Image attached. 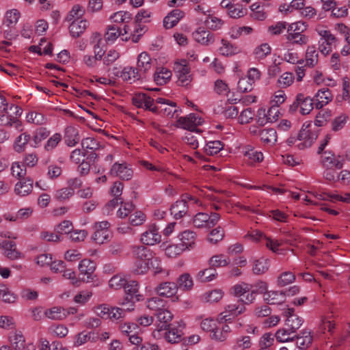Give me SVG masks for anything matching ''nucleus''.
<instances>
[{
  "label": "nucleus",
  "instance_id": "f257e3e1",
  "mask_svg": "<svg viewBox=\"0 0 350 350\" xmlns=\"http://www.w3.org/2000/svg\"><path fill=\"white\" fill-rule=\"evenodd\" d=\"M133 252L135 261L132 267V271L137 275H145L149 269L154 271V274L163 272L161 266V260L152 250L140 245L133 247Z\"/></svg>",
  "mask_w": 350,
  "mask_h": 350
},
{
  "label": "nucleus",
  "instance_id": "f03ea898",
  "mask_svg": "<svg viewBox=\"0 0 350 350\" xmlns=\"http://www.w3.org/2000/svg\"><path fill=\"white\" fill-rule=\"evenodd\" d=\"M110 227V223L106 220L95 222L92 226L94 232L91 240L100 245L109 242L112 237Z\"/></svg>",
  "mask_w": 350,
  "mask_h": 350
},
{
  "label": "nucleus",
  "instance_id": "7ed1b4c3",
  "mask_svg": "<svg viewBox=\"0 0 350 350\" xmlns=\"http://www.w3.org/2000/svg\"><path fill=\"white\" fill-rule=\"evenodd\" d=\"M232 294L239 297L245 304H251L256 299V290H252V285L245 282H241L234 285L232 288Z\"/></svg>",
  "mask_w": 350,
  "mask_h": 350
},
{
  "label": "nucleus",
  "instance_id": "20e7f679",
  "mask_svg": "<svg viewBox=\"0 0 350 350\" xmlns=\"http://www.w3.org/2000/svg\"><path fill=\"white\" fill-rule=\"evenodd\" d=\"M187 203H189V204H196L198 206H202V203L199 199L193 196L187 195L184 196L183 199H182L181 200L176 201L171 206L170 212L175 219H180L186 215L189 206Z\"/></svg>",
  "mask_w": 350,
  "mask_h": 350
},
{
  "label": "nucleus",
  "instance_id": "39448f33",
  "mask_svg": "<svg viewBox=\"0 0 350 350\" xmlns=\"http://www.w3.org/2000/svg\"><path fill=\"white\" fill-rule=\"evenodd\" d=\"M316 31L320 36L319 40V50L321 54L327 55L336 46L337 40L336 37L328 30L317 27Z\"/></svg>",
  "mask_w": 350,
  "mask_h": 350
},
{
  "label": "nucleus",
  "instance_id": "423d86ee",
  "mask_svg": "<svg viewBox=\"0 0 350 350\" xmlns=\"http://www.w3.org/2000/svg\"><path fill=\"white\" fill-rule=\"evenodd\" d=\"M174 71L177 77L178 85L187 86L191 81L190 68L186 59H180L174 62Z\"/></svg>",
  "mask_w": 350,
  "mask_h": 350
},
{
  "label": "nucleus",
  "instance_id": "0eeeda50",
  "mask_svg": "<svg viewBox=\"0 0 350 350\" xmlns=\"http://www.w3.org/2000/svg\"><path fill=\"white\" fill-rule=\"evenodd\" d=\"M246 237L255 242H258L263 238L266 240L265 245L273 253L279 255H284L286 254L285 250L280 248V246L282 243V241L267 237L260 231L254 230L251 233L247 234Z\"/></svg>",
  "mask_w": 350,
  "mask_h": 350
},
{
  "label": "nucleus",
  "instance_id": "6e6552de",
  "mask_svg": "<svg viewBox=\"0 0 350 350\" xmlns=\"http://www.w3.org/2000/svg\"><path fill=\"white\" fill-rule=\"evenodd\" d=\"M154 107H157L156 113L170 118H173L180 112V109L176 103L165 98H156Z\"/></svg>",
  "mask_w": 350,
  "mask_h": 350
},
{
  "label": "nucleus",
  "instance_id": "1a4fd4ad",
  "mask_svg": "<svg viewBox=\"0 0 350 350\" xmlns=\"http://www.w3.org/2000/svg\"><path fill=\"white\" fill-rule=\"evenodd\" d=\"M310 126L311 122H304L297 135V146L300 150L310 147L317 138L316 134L312 133L309 129Z\"/></svg>",
  "mask_w": 350,
  "mask_h": 350
},
{
  "label": "nucleus",
  "instance_id": "9d476101",
  "mask_svg": "<svg viewBox=\"0 0 350 350\" xmlns=\"http://www.w3.org/2000/svg\"><path fill=\"white\" fill-rule=\"evenodd\" d=\"M178 286L172 282H163L155 288V292L161 297H165L172 299L173 302L180 300L178 295Z\"/></svg>",
  "mask_w": 350,
  "mask_h": 350
},
{
  "label": "nucleus",
  "instance_id": "9b49d317",
  "mask_svg": "<svg viewBox=\"0 0 350 350\" xmlns=\"http://www.w3.org/2000/svg\"><path fill=\"white\" fill-rule=\"evenodd\" d=\"M204 122L201 116L197 113H190L188 116L179 118L177 120V126L191 131L200 132V130L196 129V128L202 125Z\"/></svg>",
  "mask_w": 350,
  "mask_h": 350
},
{
  "label": "nucleus",
  "instance_id": "f8f14e48",
  "mask_svg": "<svg viewBox=\"0 0 350 350\" xmlns=\"http://www.w3.org/2000/svg\"><path fill=\"white\" fill-rule=\"evenodd\" d=\"M245 311V307L243 304L239 303L230 304L226 306L224 311L218 315L217 321L219 323L231 321Z\"/></svg>",
  "mask_w": 350,
  "mask_h": 350
},
{
  "label": "nucleus",
  "instance_id": "ddd939ff",
  "mask_svg": "<svg viewBox=\"0 0 350 350\" xmlns=\"http://www.w3.org/2000/svg\"><path fill=\"white\" fill-rule=\"evenodd\" d=\"M220 216L217 213L211 215L200 212L197 213L193 219V224L196 228L212 227L219 221Z\"/></svg>",
  "mask_w": 350,
  "mask_h": 350
},
{
  "label": "nucleus",
  "instance_id": "4468645a",
  "mask_svg": "<svg viewBox=\"0 0 350 350\" xmlns=\"http://www.w3.org/2000/svg\"><path fill=\"white\" fill-rule=\"evenodd\" d=\"M95 269L96 265L94 261L86 258L81 260L78 265L79 275L81 276V281L86 283L92 282Z\"/></svg>",
  "mask_w": 350,
  "mask_h": 350
},
{
  "label": "nucleus",
  "instance_id": "2eb2a0df",
  "mask_svg": "<svg viewBox=\"0 0 350 350\" xmlns=\"http://www.w3.org/2000/svg\"><path fill=\"white\" fill-rule=\"evenodd\" d=\"M140 241L146 245H154L161 241L159 228L155 225H150L142 235Z\"/></svg>",
  "mask_w": 350,
  "mask_h": 350
},
{
  "label": "nucleus",
  "instance_id": "dca6fc26",
  "mask_svg": "<svg viewBox=\"0 0 350 350\" xmlns=\"http://www.w3.org/2000/svg\"><path fill=\"white\" fill-rule=\"evenodd\" d=\"M109 173L112 176L126 180L131 179L133 175V171L131 165L124 161L121 163L116 162L111 166Z\"/></svg>",
  "mask_w": 350,
  "mask_h": 350
},
{
  "label": "nucleus",
  "instance_id": "f3484780",
  "mask_svg": "<svg viewBox=\"0 0 350 350\" xmlns=\"http://www.w3.org/2000/svg\"><path fill=\"white\" fill-rule=\"evenodd\" d=\"M156 317L160 323L157 325V328L152 332V336L155 339H159L161 337L160 332L166 329L167 324L173 318V314L169 310L162 308L157 312Z\"/></svg>",
  "mask_w": 350,
  "mask_h": 350
},
{
  "label": "nucleus",
  "instance_id": "a211bd4d",
  "mask_svg": "<svg viewBox=\"0 0 350 350\" xmlns=\"http://www.w3.org/2000/svg\"><path fill=\"white\" fill-rule=\"evenodd\" d=\"M120 329L126 336L133 345L142 343V338L137 334L140 329L139 325L135 323H125L120 326Z\"/></svg>",
  "mask_w": 350,
  "mask_h": 350
},
{
  "label": "nucleus",
  "instance_id": "6ab92c4d",
  "mask_svg": "<svg viewBox=\"0 0 350 350\" xmlns=\"http://www.w3.org/2000/svg\"><path fill=\"white\" fill-rule=\"evenodd\" d=\"M313 100L310 96H305L303 94H298L295 101L291 107V109L299 108V112L302 115L309 114L313 109Z\"/></svg>",
  "mask_w": 350,
  "mask_h": 350
},
{
  "label": "nucleus",
  "instance_id": "aec40b11",
  "mask_svg": "<svg viewBox=\"0 0 350 350\" xmlns=\"http://www.w3.org/2000/svg\"><path fill=\"white\" fill-rule=\"evenodd\" d=\"M133 103L137 107L145 108L152 112L157 111V107H154V100L144 93H137L133 98Z\"/></svg>",
  "mask_w": 350,
  "mask_h": 350
},
{
  "label": "nucleus",
  "instance_id": "412c9836",
  "mask_svg": "<svg viewBox=\"0 0 350 350\" xmlns=\"http://www.w3.org/2000/svg\"><path fill=\"white\" fill-rule=\"evenodd\" d=\"M178 239L184 250H190L195 246L196 234L192 230H186L178 234Z\"/></svg>",
  "mask_w": 350,
  "mask_h": 350
},
{
  "label": "nucleus",
  "instance_id": "4be33fe9",
  "mask_svg": "<svg viewBox=\"0 0 350 350\" xmlns=\"http://www.w3.org/2000/svg\"><path fill=\"white\" fill-rule=\"evenodd\" d=\"M284 315L286 317L285 325L287 327L295 332L303 324L304 320L301 317L295 314L293 308H287L284 311Z\"/></svg>",
  "mask_w": 350,
  "mask_h": 350
},
{
  "label": "nucleus",
  "instance_id": "5701e85b",
  "mask_svg": "<svg viewBox=\"0 0 350 350\" xmlns=\"http://www.w3.org/2000/svg\"><path fill=\"white\" fill-rule=\"evenodd\" d=\"M322 164L324 168H336L340 170L343 163L340 157L330 152H325L322 156Z\"/></svg>",
  "mask_w": 350,
  "mask_h": 350
},
{
  "label": "nucleus",
  "instance_id": "b1692460",
  "mask_svg": "<svg viewBox=\"0 0 350 350\" xmlns=\"http://www.w3.org/2000/svg\"><path fill=\"white\" fill-rule=\"evenodd\" d=\"M116 75L130 83L135 82L140 78L137 68L132 66L124 67L120 71L117 72Z\"/></svg>",
  "mask_w": 350,
  "mask_h": 350
},
{
  "label": "nucleus",
  "instance_id": "393cba45",
  "mask_svg": "<svg viewBox=\"0 0 350 350\" xmlns=\"http://www.w3.org/2000/svg\"><path fill=\"white\" fill-rule=\"evenodd\" d=\"M8 340L12 347L15 350H25L27 345L25 338L20 331H14L10 332L8 336Z\"/></svg>",
  "mask_w": 350,
  "mask_h": 350
},
{
  "label": "nucleus",
  "instance_id": "a878e982",
  "mask_svg": "<svg viewBox=\"0 0 350 350\" xmlns=\"http://www.w3.org/2000/svg\"><path fill=\"white\" fill-rule=\"evenodd\" d=\"M1 247L3 249L4 255L10 260H18L23 257V254L16 249L14 241H2Z\"/></svg>",
  "mask_w": 350,
  "mask_h": 350
},
{
  "label": "nucleus",
  "instance_id": "bb28decb",
  "mask_svg": "<svg viewBox=\"0 0 350 350\" xmlns=\"http://www.w3.org/2000/svg\"><path fill=\"white\" fill-rule=\"evenodd\" d=\"M185 16L183 11L174 9L163 18V26L165 29H171L174 27Z\"/></svg>",
  "mask_w": 350,
  "mask_h": 350
},
{
  "label": "nucleus",
  "instance_id": "cd10ccee",
  "mask_svg": "<svg viewBox=\"0 0 350 350\" xmlns=\"http://www.w3.org/2000/svg\"><path fill=\"white\" fill-rule=\"evenodd\" d=\"M97 337L93 332L82 331L76 334L73 339V347H79L88 342H95Z\"/></svg>",
  "mask_w": 350,
  "mask_h": 350
},
{
  "label": "nucleus",
  "instance_id": "c85d7f7f",
  "mask_svg": "<svg viewBox=\"0 0 350 350\" xmlns=\"http://www.w3.org/2000/svg\"><path fill=\"white\" fill-rule=\"evenodd\" d=\"M193 37L197 42L202 45H208L214 40L213 35L204 27L198 28L193 33Z\"/></svg>",
  "mask_w": 350,
  "mask_h": 350
},
{
  "label": "nucleus",
  "instance_id": "c756f323",
  "mask_svg": "<svg viewBox=\"0 0 350 350\" xmlns=\"http://www.w3.org/2000/svg\"><path fill=\"white\" fill-rule=\"evenodd\" d=\"M126 294L130 296L131 299L139 301L143 299V297L139 293V284L135 280L126 281V284L124 286Z\"/></svg>",
  "mask_w": 350,
  "mask_h": 350
},
{
  "label": "nucleus",
  "instance_id": "7c9ffc66",
  "mask_svg": "<svg viewBox=\"0 0 350 350\" xmlns=\"http://www.w3.org/2000/svg\"><path fill=\"white\" fill-rule=\"evenodd\" d=\"M89 25V22L85 18L71 21L69 26V31L72 37H79L81 35Z\"/></svg>",
  "mask_w": 350,
  "mask_h": 350
},
{
  "label": "nucleus",
  "instance_id": "2f4dec72",
  "mask_svg": "<svg viewBox=\"0 0 350 350\" xmlns=\"http://www.w3.org/2000/svg\"><path fill=\"white\" fill-rule=\"evenodd\" d=\"M317 109H321L327 105L333 98V96L328 88L319 90L315 94Z\"/></svg>",
  "mask_w": 350,
  "mask_h": 350
},
{
  "label": "nucleus",
  "instance_id": "473e14b6",
  "mask_svg": "<svg viewBox=\"0 0 350 350\" xmlns=\"http://www.w3.org/2000/svg\"><path fill=\"white\" fill-rule=\"evenodd\" d=\"M308 193L319 200L329 201L335 202L336 199L334 196L336 193H329L324 191L321 188L312 187L308 191Z\"/></svg>",
  "mask_w": 350,
  "mask_h": 350
},
{
  "label": "nucleus",
  "instance_id": "72a5a7b5",
  "mask_svg": "<svg viewBox=\"0 0 350 350\" xmlns=\"http://www.w3.org/2000/svg\"><path fill=\"white\" fill-rule=\"evenodd\" d=\"M219 52L224 56H232L241 52V49L235 44L230 43L228 40L222 39Z\"/></svg>",
  "mask_w": 350,
  "mask_h": 350
},
{
  "label": "nucleus",
  "instance_id": "f704fd0d",
  "mask_svg": "<svg viewBox=\"0 0 350 350\" xmlns=\"http://www.w3.org/2000/svg\"><path fill=\"white\" fill-rule=\"evenodd\" d=\"M64 140L67 146H75L80 140L78 129L73 126H68L65 129Z\"/></svg>",
  "mask_w": 350,
  "mask_h": 350
},
{
  "label": "nucleus",
  "instance_id": "c9c22d12",
  "mask_svg": "<svg viewBox=\"0 0 350 350\" xmlns=\"http://www.w3.org/2000/svg\"><path fill=\"white\" fill-rule=\"evenodd\" d=\"M176 284L178 289L187 292L192 290L194 283L191 275L188 273H184L178 278Z\"/></svg>",
  "mask_w": 350,
  "mask_h": 350
},
{
  "label": "nucleus",
  "instance_id": "e433bc0d",
  "mask_svg": "<svg viewBox=\"0 0 350 350\" xmlns=\"http://www.w3.org/2000/svg\"><path fill=\"white\" fill-rule=\"evenodd\" d=\"M44 315L51 320H63L66 318L68 313L66 310L59 306H53L44 311Z\"/></svg>",
  "mask_w": 350,
  "mask_h": 350
},
{
  "label": "nucleus",
  "instance_id": "4c0bfd02",
  "mask_svg": "<svg viewBox=\"0 0 350 350\" xmlns=\"http://www.w3.org/2000/svg\"><path fill=\"white\" fill-rule=\"evenodd\" d=\"M33 189V181L30 179L18 182L14 187V192L16 195L25 196L29 194Z\"/></svg>",
  "mask_w": 350,
  "mask_h": 350
},
{
  "label": "nucleus",
  "instance_id": "58836bf2",
  "mask_svg": "<svg viewBox=\"0 0 350 350\" xmlns=\"http://www.w3.org/2000/svg\"><path fill=\"white\" fill-rule=\"evenodd\" d=\"M285 293L278 291H269L263 295L264 300L269 304H276L284 300Z\"/></svg>",
  "mask_w": 350,
  "mask_h": 350
},
{
  "label": "nucleus",
  "instance_id": "ea45409f",
  "mask_svg": "<svg viewBox=\"0 0 350 350\" xmlns=\"http://www.w3.org/2000/svg\"><path fill=\"white\" fill-rule=\"evenodd\" d=\"M312 332L310 330L304 329L297 337L296 344L299 349H305L312 344Z\"/></svg>",
  "mask_w": 350,
  "mask_h": 350
},
{
  "label": "nucleus",
  "instance_id": "a19ab883",
  "mask_svg": "<svg viewBox=\"0 0 350 350\" xmlns=\"http://www.w3.org/2000/svg\"><path fill=\"white\" fill-rule=\"evenodd\" d=\"M172 72L166 68H159L154 73V79L157 84L164 85L167 83L172 77Z\"/></svg>",
  "mask_w": 350,
  "mask_h": 350
},
{
  "label": "nucleus",
  "instance_id": "79ce46f5",
  "mask_svg": "<svg viewBox=\"0 0 350 350\" xmlns=\"http://www.w3.org/2000/svg\"><path fill=\"white\" fill-rule=\"evenodd\" d=\"M269 268V260L262 257L256 259L253 262L252 271L254 274H263L268 271Z\"/></svg>",
  "mask_w": 350,
  "mask_h": 350
},
{
  "label": "nucleus",
  "instance_id": "37998d69",
  "mask_svg": "<svg viewBox=\"0 0 350 350\" xmlns=\"http://www.w3.org/2000/svg\"><path fill=\"white\" fill-rule=\"evenodd\" d=\"M224 293L220 289H214L204 293L200 295V299L203 302L214 303L219 301L223 297Z\"/></svg>",
  "mask_w": 350,
  "mask_h": 350
},
{
  "label": "nucleus",
  "instance_id": "c03bdc74",
  "mask_svg": "<svg viewBox=\"0 0 350 350\" xmlns=\"http://www.w3.org/2000/svg\"><path fill=\"white\" fill-rule=\"evenodd\" d=\"M259 136L262 142L268 145H273L277 141V133L273 129L261 130Z\"/></svg>",
  "mask_w": 350,
  "mask_h": 350
},
{
  "label": "nucleus",
  "instance_id": "a18cd8bd",
  "mask_svg": "<svg viewBox=\"0 0 350 350\" xmlns=\"http://www.w3.org/2000/svg\"><path fill=\"white\" fill-rule=\"evenodd\" d=\"M49 135V131L43 127L38 128L33 133L32 140L30 142L31 147L37 148L40 143Z\"/></svg>",
  "mask_w": 350,
  "mask_h": 350
},
{
  "label": "nucleus",
  "instance_id": "49530a36",
  "mask_svg": "<svg viewBox=\"0 0 350 350\" xmlns=\"http://www.w3.org/2000/svg\"><path fill=\"white\" fill-rule=\"evenodd\" d=\"M319 53L314 46L307 47L305 55L306 64L310 67H314L318 63Z\"/></svg>",
  "mask_w": 350,
  "mask_h": 350
},
{
  "label": "nucleus",
  "instance_id": "de8ad7c7",
  "mask_svg": "<svg viewBox=\"0 0 350 350\" xmlns=\"http://www.w3.org/2000/svg\"><path fill=\"white\" fill-rule=\"evenodd\" d=\"M0 297L7 304H12L16 301L17 296L10 288L4 284H0Z\"/></svg>",
  "mask_w": 350,
  "mask_h": 350
},
{
  "label": "nucleus",
  "instance_id": "09e8293b",
  "mask_svg": "<svg viewBox=\"0 0 350 350\" xmlns=\"http://www.w3.org/2000/svg\"><path fill=\"white\" fill-rule=\"evenodd\" d=\"M20 17L21 13L18 10H9L5 14L3 23L8 27H14L18 23Z\"/></svg>",
  "mask_w": 350,
  "mask_h": 350
},
{
  "label": "nucleus",
  "instance_id": "8fccbe9b",
  "mask_svg": "<svg viewBox=\"0 0 350 350\" xmlns=\"http://www.w3.org/2000/svg\"><path fill=\"white\" fill-rule=\"evenodd\" d=\"M230 262V258L224 254H216L208 260V264L212 268H218L227 266Z\"/></svg>",
  "mask_w": 350,
  "mask_h": 350
},
{
  "label": "nucleus",
  "instance_id": "3c124183",
  "mask_svg": "<svg viewBox=\"0 0 350 350\" xmlns=\"http://www.w3.org/2000/svg\"><path fill=\"white\" fill-rule=\"evenodd\" d=\"M137 66L143 72H146L151 68V58L146 52H142L138 55Z\"/></svg>",
  "mask_w": 350,
  "mask_h": 350
},
{
  "label": "nucleus",
  "instance_id": "603ef678",
  "mask_svg": "<svg viewBox=\"0 0 350 350\" xmlns=\"http://www.w3.org/2000/svg\"><path fill=\"white\" fill-rule=\"evenodd\" d=\"M30 135L27 133H23L19 135L14 143V148L18 152L25 150L27 144L30 142Z\"/></svg>",
  "mask_w": 350,
  "mask_h": 350
},
{
  "label": "nucleus",
  "instance_id": "864d4df0",
  "mask_svg": "<svg viewBox=\"0 0 350 350\" xmlns=\"http://www.w3.org/2000/svg\"><path fill=\"white\" fill-rule=\"evenodd\" d=\"M271 52V47L268 43H262L254 50L255 59L260 60L265 59Z\"/></svg>",
  "mask_w": 350,
  "mask_h": 350
},
{
  "label": "nucleus",
  "instance_id": "5fc2aeb1",
  "mask_svg": "<svg viewBox=\"0 0 350 350\" xmlns=\"http://www.w3.org/2000/svg\"><path fill=\"white\" fill-rule=\"evenodd\" d=\"M161 248L165 251V255L170 258H174L185 251L180 245V244H172L166 245V244L163 243L161 245Z\"/></svg>",
  "mask_w": 350,
  "mask_h": 350
},
{
  "label": "nucleus",
  "instance_id": "6e6d98bb",
  "mask_svg": "<svg viewBox=\"0 0 350 350\" xmlns=\"http://www.w3.org/2000/svg\"><path fill=\"white\" fill-rule=\"evenodd\" d=\"M85 12V10L83 7L79 4H76L68 12L66 19L68 21L83 19L82 16L84 15Z\"/></svg>",
  "mask_w": 350,
  "mask_h": 350
},
{
  "label": "nucleus",
  "instance_id": "4d7b16f0",
  "mask_svg": "<svg viewBox=\"0 0 350 350\" xmlns=\"http://www.w3.org/2000/svg\"><path fill=\"white\" fill-rule=\"evenodd\" d=\"M217 275V273L215 270L212 269H205L200 271L196 274V278L202 282H207L215 280Z\"/></svg>",
  "mask_w": 350,
  "mask_h": 350
},
{
  "label": "nucleus",
  "instance_id": "13d9d810",
  "mask_svg": "<svg viewBox=\"0 0 350 350\" xmlns=\"http://www.w3.org/2000/svg\"><path fill=\"white\" fill-rule=\"evenodd\" d=\"M182 332L176 327L167 329L165 334V340L170 343H177L182 340Z\"/></svg>",
  "mask_w": 350,
  "mask_h": 350
},
{
  "label": "nucleus",
  "instance_id": "bf43d9fd",
  "mask_svg": "<svg viewBox=\"0 0 350 350\" xmlns=\"http://www.w3.org/2000/svg\"><path fill=\"white\" fill-rule=\"evenodd\" d=\"M120 35H124L122 30L114 26L109 27L107 28V31L105 33V40L108 44H112L119 36H120Z\"/></svg>",
  "mask_w": 350,
  "mask_h": 350
},
{
  "label": "nucleus",
  "instance_id": "052dcab7",
  "mask_svg": "<svg viewBox=\"0 0 350 350\" xmlns=\"http://www.w3.org/2000/svg\"><path fill=\"white\" fill-rule=\"evenodd\" d=\"M223 148V144L220 141L216 140L207 142L204 149L207 154L214 155L220 152Z\"/></svg>",
  "mask_w": 350,
  "mask_h": 350
},
{
  "label": "nucleus",
  "instance_id": "680f3d73",
  "mask_svg": "<svg viewBox=\"0 0 350 350\" xmlns=\"http://www.w3.org/2000/svg\"><path fill=\"white\" fill-rule=\"evenodd\" d=\"M126 279L122 274H117L113 275L109 281V286L111 288L118 290L126 284Z\"/></svg>",
  "mask_w": 350,
  "mask_h": 350
},
{
  "label": "nucleus",
  "instance_id": "e2e57ef3",
  "mask_svg": "<svg viewBox=\"0 0 350 350\" xmlns=\"http://www.w3.org/2000/svg\"><path fill=\"white\" fill-rule=\"evenodd\" d=\"M294 333L295 332L288 327L280 329L275 333V338L280 342H288L293 340Z\"/></svg>",
  "mask_w": 350,
  "mask_h": 350
},
{
  "label": "nucleus",
  "instance_id": "0e129e2a",
  "mask_svg": "<svg viewBox=\"0 0 350 350\" xmlns=\"http://www.w3.org/2000/svg\"><path fill=\"white\" fill-rule=\"evenodd\" d=\"M308 28V24L303 21H297L288 26L287 31L289 33H294L295 37L299 36L298 33H303Z\"/></svg>",
  "mask_w": 350,
  "mask_h": 350
},
{
  "label": "nucleus",
  "instance_id": "69168bd1",
  "mask_svg": "<svg viewBox=\"0 0 350 350\" xmlns=\"http://www.w3.org/2000/svg\"><path fill=\"white\" fill-rule=\"evenodd\" d=\"M110 19L113 23H127L132 19V15L126 11H118L111 15Z\"/></svg>",
  "mask_w": 350,
  "mask_h": 350
},
{
  "label": "nucleus",
  "instance_id": "338daca9",
  "mask_svg": "<svg viewBox=\"0 0 350 350\" xmlns=\"http://www.w3.org/2000/svg\"><path fill=\"white\" fill-rule=\"evenodd\" d=\"M295 80L294 75L290 72H285L282 74L278 79V84L282 88L291 86Z\"/></svg>",
  "mask_w": 350,
  "mask_h": 350
},
{
  "label": "nucleus",
  "instance_id": "774afa93",
  "mask_svg": "<svg viewBox=\"0 0 350 350\" xmlns=\"http://www.w3.org/2000/svg\"><path fill=\"white\" fill-rule=\"evenodd\" d=\"M165 301L159 297H153L146 301V307L154 311H159L165 306Z\"/></svg>",
  "mask_w": 350,
  "mask_h": 350
}]
</instances>
